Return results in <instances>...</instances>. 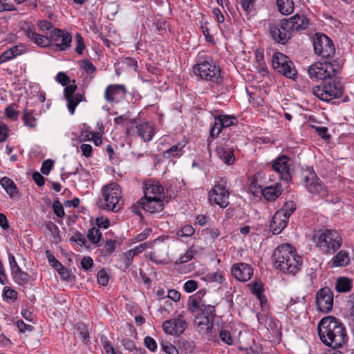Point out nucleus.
I'll use <instances>...</instances> for the list:
<instances>
[{"mask_svg":"<svg viewBox=\"0 0 354 354\" xmlns=\"http://www.w3.org/2000/svg\"><path fill=\"white\" fill-rule=\"evenodd\" d=\"M316 304L317 309L324 313H328L332 310L333 293L329 288H322L317 292Z\"/></svg>","mask_w":354,"mask_h":354,"instance_id":"19","label":"nucleus"},{"mask_svg":"<svg viewBox=\"0 0 354 354\" xmlns=\"http://www.w3.org/2000/svg\"><path fill=\"white\" fill-rule=\"evenodd\" d=\"M76 329L78 331L79 335L84 344H88L90 339L89 333L85 325L82 324H77Z\"/></svg>","mask_w":354,"mask_h":354,"instance_id":"44","label":"nucleus"},{"mask_svg":"<svg viewBox=\"0 0 354 354\" xmlns=\"http://www.w3.org/2000/svg\"><path fill=\"white\" fill-rule=\"evenodd\" d=\"M140 137L145 142L150 141L154 135L153 127L149 122L138 124L136 120H130L127 123L126 133L133 136L134 133Z\"/></svg>","mask_w":354,"mask_h":354,"instance_id":"13","label":"nucleus"},{"mask_svg":"<svg viewBox=\"0 0 354 354\" xmlns=\"http://www.w3.org/2000/svg\"><path fill=\"white\" fill-rule=\"evenodd\" d=\"M184 145L180 143L171 146L169 149L162 153V156L165 159L178 158L184 153Z\"/></svg>","mask_w":354,"mask_h":354,"instance_id":"30","label":"nucleus"},{"mask_svg":"<svg viewBox=\"0 0 354 354\" xmlns=\"http://www.w3.org/2000/svg\"><path fill=\"white\" fill-rule=\"evenodd\" d=\"M206 278L209 281H215L219 283H222L225 280L223 273L221 271H217L212 273H209L206 275Z\"/></svg>","mask_w":354,"mask_h":354,"instance_id":"48","label":"nucleus"},{"mask_svg":"<svg viewBox=\"0 0 354 354\" xmlns=\"http://www.w3.org/2000/svg\"><path fill=\"white\" fill-rule=\"evenodd\" d=\"M84 95L81 93H76L67 100V107L71 114H73L77 104L83 100Z\"/></svg>","mask_w":354,"mask_h":354,"instance_id":"37","label":"nucleus"},{"mask_svg":"<svg viewBox=\"0 0 354 354\" xmlns=\"http://www.w3.org/2000/svg\"><path fill=\"white\" fill-rule=\"evenodd\" d=\"M22 120L26 126L33 129L37 126V119L34 117L32 111L25 110Z\"/></svg>","mask_w":354,"mask_h":354,"instance_id":"39","label":"nucleus"},{"mask_svg":"<svg viewBox=\"0 0 354 354\" xmlns=\"http://www.w3.org/2000/svg\"><path fill=\"white\" fill-rule=\"evenodd\" d=\"M331 261L333 267L346 266L350 263L348 252L344 250H340L333 257Z\"/></svg>","mask_w":354,"mask_h":354,"instance_id":"28","label":"nucleus"},{"mask_svg":"<svg viewBox=\"0 0 354 354\" xmlns=\"http://www.w3.org/2000/svg\"><path fill=\"white\" fill-rule=\"evenodd\" d=\"M214 319L208 317H195L194 323L197 326L198 330L202 334H209L213 327Z\"/></svg>","mask_w":354,"mask_h":354,"instance_id":"27","label":"nucleus"},{"mask_svg":"<svg viewBox=\"0 0 354 354\" xmlns=\"http://www.w3.org/2000/svg\"><path fill=\"white\" fill-rule=\"evenodd\" d=\"M60 39L61 42L57 44V48L60 50H65L71 46L72 37L68 32L64 30L63 35Z\"/></svg>","mask_w":354,"mask_h":354,"instance_id":"42","label":"nucleus"},{"mask_svg":"<svg viewBox=\"0 0 354 354\" xmlns=\"http://www.w3.org/2000/svg\"><path fill=\"white\" fill-rule=\"evenodd\" d=\"M272 169L278 174L279 178L286 182L290 181L293 173L292 161L285 155H281L273 160Z\"/></svg>","mask_w":354,"mask_h":354,"instance_id":"15","label":"nucleus"},{"mask_svg":"<svg viewBox=\"0 0 354 354\" xmlns=\"http://www.w3.org/2000/svg\"><path fill=\"white\" fill-rule=\"evenodd\" d=\"M257 0H241L242 8L247 12L250 13L254 10V5Z\"/></svg>","mask_w":354,"mask_h":354,"instance_id":"54","label":"nucleus"},{"mask_svg":"<svg viewBox=\"0 0 354 354\" xmlns=\"http://www.w3.org/2000/svg\"><path fill=\"white\" fill-rule=\"evenodd\" d=\"M0 184L10 198L15 196L17 188L12 180L8 177H3L0 180Z\"/></svg>","mask_w":354,"mask_h":354,"instance_id":"34","label":"nucleus"},{"mask_svg":"<svg viewBox=\"0 0 354 354\" xmlns=\"http://www.w3.org/2000/svg\"><path fill=\"white\" fill-rule=\"evenodd\" d=\"M3 297L7 299L15 300L17 297V292L8 286L3 289Z\"/></svg>","mask_w":354,"mask_h":354,"instance_id":"59","label":"nucleus"},{"mask_svg":"<svg viewBox=\"0 0 354 354\" xmlns=\"http://www.w3.org/2000/svg\"><path fill=\"white\" fill-rule=\"evenodd\" d=\"M53 166V161L50 159L46 160L43 162L41 172L44 175H48Z\"/></svg>","mask_w":354,"mask_h":354,"instance_id":"58","label":"nucleus"},{"mask_svg":"<svg viewBox=\"0 0 354 354\" xmlns=\"http://www.w3.org/2000/svg\"><path fill=\"white\" fill-rule=\"evenodd\" d=\"M178 348L182 353H191L195 349V342L192 340L180 339L178 343Z\"/></svg>","mask_w":354,"mask_h":354,"instance_id":"36","label":"nucleus"},{"mask_svg":"<svg viewBox=\"0 0 354 354\" xmlns=\"http://www.w3.org/2000/svg\"><path fill=\"white\" fill-rule=\"evenodd\" d=\"M122 198V192L120 186L112 183L104 186L102 189V197L97 201V205L100 209L118 212L122 204L120 203Z\"/></svg>","mask_w":354,"mask_h":354,"instance_id":"7","label":"nucleus"},{"mask_svg":"<svg viewBox=\"0 0 354 354\" xmlns=\"http://www.w3.org/2000/svg\"><path fill=\"white\" fill-rule=\"evenodd\" d=\"M161 346L163 351L167 354H179L176 347L169 342L162 343Z\"/></svg>","mask_w":354,"mask_h":354,"instance_id":"55","label":"nucleus"},{"mask_svg":"<svg viewBox=\"0 0 354 354\" xmlns=\"http://www.w3.org/2000/svg\"><path fill=\"white\" fill-rule=\"evenodd\" d=\"M282 190L281 186L267 187L263 189L262 194L266 200L268 201H275L281 194Z\"/></svg>","mask_w":354,"mask_h":354,"instance_id":"32","label":"nucleus"},{"mask_svg":"<svg viewBox=\"0 0 354 354\" xmlns=\"http://www.w3.org/2000/svg\"><path fill=\"white\" fill-rule=\"evenodd\" d=\"M252 292L253 295H256L257 297L259 299L260 302L262 304L263 301H266V297L263 295V286L261 283L255 281L252 284Z\"/></svg>","mask_w":354,"mask_h":354,"instance_id":"41","label":"nucleus"},{"mask_svg":"<svg viewBox=\"0 0 354 354\" xmlns=\"http://www.w3.org/2000/svg\"><path fill=\"white\" fill-rule=\"evenodd\" d=\"M315 53L324 58L333 57L335 48L333 41L324 34H316L313 39Z\"/></svg>","mask_w":354,"mask_h":354,"instance_id":"14","label":"nucleus"},{"mask_svg":"<svg viewBox=\"0 0 354 354\" xmlns=\"http://www.w3.org/2000/svg\"><path fill=\"white\" fill-rule=\"evenodd\" d=\"M308 23V19L306 16L297 14L290 19H283L279 24L270 25V35L274 42L286 44L293 32L306 29Z\"/></svg>","mask_w":354,"mask_h":354,"instance_id":"2","label":"nucleus"},{"mask_svg":"<svg viewBox=\"0 0 354 354\" xmlns=\"http://www.w3.org/2000/svg\"><path fill=\"white\" fill-rule=\"evenodd\" d=\"M37 26L39 30L44 34V35H48V34L55 27L50 21L46 19L38 20L37 22Z\"/></svg>","mask_w":354,"mask_h":354,"instance_id":"40","label":"nucleus"},{"mask_svg":"<svg viewBox=\"0 0 354 354\" xmlns=\"http://www.w3.org/2000/svg\"><path fill=\"white\" fill-rule=\"evenodd\" d=\"M279 11L283 15L291 14L294 11L292 0H276Z\"/></svg>","mask_w":354,"mask_h":354,"instance_id":"33","label":"nucleus"},{"mask_svg":"<svg viewBox=\"0 0 354 354\" xmlns=\"http://www.w3.org/2000/svg\"><path fill=\"white\" fill-rule=\"evenodd\" d=\"M88 240L93 244H97L101 239L102 233L98 227L91 228L87 234Z\"/></svg>","mask_w":354,"mask_h":354,"instance_id":"43","label":"nucleus"},{"mask_svg":"<svg viewBox=\"0 0 354 354\" xmlns=\"http://www.w3.org/2000/svg\"><path fill=\"white\" fill-rule=\"evenodd\" d=\"M206 291L205 290H200L195 295L189 297L187 304H192V301H196L200 303H205L203 300V297L205 295Z\"/></svg>","mask_w":354,"mask_h":354,"instance_id":"56","label":"nucleus"},{"mask_svg":"<svg viewBox=\"0 0 354 354\" xmlns=\"http://www.w3.org/2000/svg\"><path fill=\"white\" fill-rule=\"evenodd\" d=\"M313 93L321 100L330 102L342 97L343 89L342 86L330 79L322 82L320 84L313 88Z\"/></svg>","mask_w":354,"mask_h":354,"instance_id":"8","label":"nucleus"},{"mask_svg":"<svg viewBox=\"0 0 354 354\" xmlns=\"http://www.w3.org/2000/svg\"><path fill=\"white\" fill-rule=\"evenodd\" d=\"M46 256L48 259L49 264L55 270H57L58 268H59L62 264L57 261L55 256L51 253V252L48 250L46 251Z\"/></svg>","mask_w":354,"mask_h":354,"instance_id":"51","label":"nucleus"},{"mask_svg":"<svg viewBox=\"0 0 354 354\" xmlns=\"http://www.w3.org/2000/svg\"><path fill=\"white\" fill-rule=\"evenodd\" d=\"M143 198H160L163 194V187L158 183L155 181H147L145 183L143 187Z\"/></svg>","mask_w":354,"mask_h":354,"instance_id":"26","label":"nucleus"},{"mask_svg":"<svg viewBox=\"0 0 354 354\" xmlns=\"http://www.w3.org/2000/svg\"><path fill=\"white\" fill-rule=\"evenodd\" d=\"M127 93L124 84H110L105 89L104 99L109 103H113L117 97H124Z\"/></svg>","mask_w":354,"mask_h":354,"instance_id":"23","label":"nucleus"},{"mask_svg":"<svg viewBox=\"0 0 354 354\" xmlns=\"http://www.w3.org/2000/svg\"><path fill=\"white\" fill-rule=\"evenodd\" d=\"M296 209V205L295 203L292 201H288L286 202L283 206L279 209L278 211H283L284 213V216H287V218H289L290 215L295 211Z\"/></svg>","mask_w":354,"mask_h":354,"instance_id":"45","label":"nucleus"},{"mask_svg":"<svg viewBox=\"0 0 354 354\" xmlns=\"http://www.w3.org/2000/svg\"><path fill=\"white\" fill-rule=\"evenodd\" d=\"M134 257L135 255L131 250L122 254V259L125 264V268H127L131 265Z\"/></svg>","mask_w":354,"mask_h":354,"instance_id":"62","label":"nucleus"},{"mask_svg":"<svg viewBox=\"0 0 354 354\" xmlns=\"http://www.w3.org/2000/svg\"><path fill=\"white\" fill-rule=\"evenodd\" d=\"M168 239V236H160L153 241L141 243L131 249V250L136 256L142 252L146 248H151L156 246L157 247L156 250L149 254L150 260L157 264L165 263L167 261L169 248V243L166 241Z\"/></svg>","mask_w":354,"mask_h":354,"instance_id":"5","label":"nucleus"},{"mask_svg":"<svg viewBox=\"0 0 354 354\" xmlns=\"http://www.w3.org/2000/svg\"><path fill=\"white\" fill-rule=\"evenodd\" d=\"M25 53V48L22 45L13 46L1 53L4 60L8 62Z\"/></svg>","mask_w":354,"mask_h":354,"instance_id":"29","label":"nucleus"},{"mask_svg":"<svg viewBox=\"0 0 354 354\" xmlns=\"http://www.w3.org/2000/svg\"><path fill=\"white\" fill-rule=\"evenodd\" d=\"M229 192L225 186L216 183L209 192V201L211 204H216L221 208L229 205Z\"/></svg>","mask_w":354,"mask_h":354,"instance_id":"18","label":"nucleus"},{"mask_svg":"<svg viewBox=\"0 0 354 354\" xmlns=\"http://www.w3.org/2000/svg\"><path fill=\"white\" fill-rule=\"evenodd\" d=\"M75 41L77 43V46L75 47V52L81 55L83 53V50L85 48L84 44V39L82 35L80 33H76L75 35Z\"/></svg>","mask_w":354,"mask_h":354,"instance_id":"53","label":"nucleus"},{"mask_svg":"<svg viewBox=\"0 0 354 354\" xmlns=\"http://www.w3.org/2000/svg\"><path fill=\"white\" fill-rule=\"evenodd\" d=\"M336 73V69L330 62H316L310 65L308 70L311 80H322V82L332 79Z\"/></svg>","mask_w":354,"mask_h":354,"instance_id":"10","label":"nucleus"},{"mask_svg":"<svg viewBox=\"0 0 354 354\" xmlns=\"http://www.w3.org/2000/svg\"><path fill=\"white\" fill-rule=\"evenodd\" d=\"M61 278L65 281H69L71 277V272L62 265L56 270Z\"/></svg>","mask_w":354,"mask_h":354,"instance_id":"63","label":"nucleus"},{"mask_svg":"<svg viewBox=\"0 0 354 354\" xmlns=\"http://www.w3.org/2000/svg\"><path fill=\"white\" fill-rule=\"evenodd\" d=\"M53 208L55 214L59 218H63L64 216V209L62 205L59 201H55L53 203Z\"/></svg>","mask_w":354,"mask_h":354,"instance_id":"64","label":"nucleus"},{"mask_svg":"<svg viewBox=\"0 0 354 354\" xmlns=\"http://www.w3.org/2000/svg\"><path fill=\"white\" fill-rule=\"evenodd\" d=\"M97 283L100 285H102L104 286H106L109 283V275H108L107 272L105 271V270L102 269L98 272L97 276Z\"/></svg>","mask_w":354,"mask_h":354,"instance_id":"50","label":"nucleus"},{"mask_svg":"<svg viewBox=\"0 0 354 354\" xmlns=\"http://www.w3.org/2000/svg\"><path fill=\"white\" fill-rule=\"evenodd\" d=\"M95 133L91 130L90 127L84 125V128L80 132V140L82 142L91 140L92 138L91 137H93Z\"/></svg>","mask_w":354,"mask_h":354,"instance_id":"47","label":"nucleus"},{"mask_svg":"<svg viewBox=\"0 0 354 354\" xmlns=\"http://www.w3.org/2000/svg\"><path fill=\"white\" fill-rule=\"evenodd\" d=\"M353 288V280L346 277H338L335 283V289L338 292H348Z\"/></svg>","mask_w":354,"mask_h":354,"instance_id":"31","label":"nucleus"},{"mask_svg":"<svg viewBox=\"0 0 354 354\" xmlns=\"http://www.w3.org/2000/svg\"><path fill=\"white\" fill-rule=\"evenodd\" d=\"M231 272L232 275L240 281H247L253 275L252 266L245 263H235L232 266Z\"/></svg>","mask_w":354,"mask_h":354,"instance_id":"21","label":"nucleus"},{"mask_svg":"<svg viewBox=\"0 0 354 354\" xmlns=\"http://www.w3.org/2000/svg\"><path fill=\"white\" fill-rule=\"evenodd\" d=\"M316 246L323 254H333L342 245V238L335 230H320L314 235Z\"/></svg>","mask_w":354,"mask_h":354,"instance_id":"6","label":"nucleus"},{"mask_svg":"<svg viewBox=\"0 0 354 354\" xmlns=\"http://www.w3.org/2000/svg\"><path fill=\"white\" fill-rule=\"evenodd\" d=\"M26 35L35 44L41 47L50 46L51 40L58 41L63 35L64 30L54 27L48 35H44L36 32L35 27L26 24L23 27Z\"/></svg>","mask_w":354,"mask_h":354,"instance_id":"9","label":"nucleus"},{"mask_svg":"<svg viewBox=\"0 0 354 354\" xmlns=\"http://www.w3.org/2000/svg\"><path fill=\"white\" fill-rule=\"evenodd\" d=\"M230 143H232V141L227 140L223 145L218 146L216 149V153L219 158L229 165L233 164L235 160L234 155V146L231 145Z\"/></svg>","mask_w":354,"mask_h":354,"instance_id":"22","label":"nucleus"},{"mask_svg":"<svg viewBox=\"0 0 354 354\" xmlns=\"http://www.w3.org/2000/svg\"><path fill=\"white\" fill-rule=\"evenodd\" d=\"M5 113L7 117L12 120H16L19 116V112L17 111L13 105H10L7 106L5 109Z\"/></svg>","mask_w":354,"mask_h":354,"instance_id":"60","label":"nucleus"},{"mask_svg":"<svg viewBox=\"0 0 354 354\" xmlns=\"http://www.w3.org/2000/svg\"><path fill=\"white\" fill-rule=\"evenodd\" d=\"M64 93V97L66 100H68L72 96L75 95L76 93H75V91L77 90V85L75 84V80L73 81V84H68L67 86H65Z\"/></svg>","mask_w":354,"mask_h":354,"instance_id":"52","label":"nucleus"},{"mask_svg":"<svg viewBox=\"0 0 354 354\" xmlns=\"http://www.w3.org/2000/svg\"><path fill=\"white\" fill-rule=\"evenodd\" d=\"M122 344L126 350L129 351V352H133L134 354L144 353L142 349L137 348L134 342L131 339H123L122 341Z\"/></svg>","mask_w":354,"mask_h":354,"instance_id":"38","label":"nucleus"},{"mask_svg":"<svg viewBox=\"0 0 354 354\" xmlns=\"http://www.w3.org/2000/svg\"><path fill=\"white\" fill-rule=\"evenodd\" d=\"M304 183L306 189L312 194L326 196L327 188L318 178L313 168L308 169L303 174Z\"/></svg>","mask_w":354,"mask_h":354,"instance_id":"11","label":"nucleus"},{"mask_svg":"<svg viewBox=\"0 0 354 354\" xmlns=\"http://www.w3.org/2000/svg\"><path fill=\"white\" fill-rule=\"evenodd\" d=\"M195 75L205 81L212 84H221L223 78L221 75V68L216 65L210 56H200L197 63L193 68Z\"/></svg>","mask_w":354,"mask_h":354,"instance_id":"4","label":"nucleus"},{"mask_svg":"<svg viewBox=\"0 0 354 354\" xmlns=\"http://www.w3.org/2000/svg\"><path fill=\"white\" fill-rule=\"evenodd\" d=\"M283 212L277 211L272 216L270 227L274 234H280L288 223L289 218Z\"/></svg>","mask_w":354,"mask_h":354,"instance_id":"25","label":"nucleus"},{"mask_svg":"<svg viewBox=\"0 0 354 354\" xmlns=\"http://www.w3.org/2000/svg\"><path fill=\"white\" fill-rule=\"evenodd\" d=\"M198 288V283L195 280H188L183 286V289L186 292L190 293L196 290Z\"/></svg>","mask_w":354,"mask_h":354,"instance_id":"57","label":"nucleus"},{"mask_svg":"<svg viewBox=\"0 0 354 354\" xmlns=\"http://www.w3.org/2000/svg\"><path fill=\"white\" fill-rule=\"evenodd\" d=\"M56 80L64 86H67L71 82L69 77L63 72H59L57 73L56 76Z\"/></svg>","mask_w":354,"mask_h":354,"instance_id":"61","label":"nucleus"},{"mask_svg":"<svg viewBox=\"0 0 354 354\" xmlns=\"http://www.w3.org/2000/svg\"><path fill=\"white\" fill-rule=\"evenodd\" d=\"M272 66L278 73L288 78H293L296 75V70L292 62L286 55L281 53H275L272 57Z\"/></svg>","mask_w":354,"mask_h":354,"instance_id":"12","label":"nucleus"},{"mask_svg":"<svg viewBox=\"0 0 354 354\" xmlns=\"http://www.w3.org/2000/svg\"><path fill=\"white\" fill-rule=\"evenodd\" d=\"M188 310L196 316L208 317V318L214 319L216 317V310L214 305L206 304L205 303H200L196 301H192V304H187Z\"/></svg>","mask_w":354,"mask_h":354,"instance_id":"20","label":"nucleus"},{"mask_svg":"<svg viewBox=\"0 0 354 354\" xmlns=\"http://www.w3.org/2000/svg\"><path fill=\"white\" fill-rule=\"evenodd\" d=\"M187 326V324L182 313L176 317L166 320L162 324L163 331L170 335L180 336Z\"/></svg>","mask_w":354,"mask_h":354,"instance_id":"17","label":"nucleus"},{"mask_svg":"<svg viewBox=\"0 0 354 354\" xmlns=\"http://www.w3.org/2000/svg\"><path fill=\"white\" fill-rule=\"evenodd\" d=\"M276 268L283 273L295 275L301 269L303 261L297 254L296 250L290 244L279 245L272 254Z\"/></svg>","mask_w":354,"mask_h":354,"instance_id":"3","label":"nucleus"},{"mask_svg":"<svg viewBox=\"0 0 354 354\" xmlns=\"http://www.w3.org/2000/svg\"><path fill=\"white\" fill-rule=\"evenodd\" d=\"M194 232L195 230L191 225H185L176 232V235L182 237H189L194 234Z\"/></svg>","mask_w":354,"mask_h":354,"instance_id":"46","label":"nucleus"},{"mask_svg":"<svg viewBox=\"0 0 354 354\" xmlns=\"http://www.w3.org/2000/svg\"><path fill=\"white\" fill-rule=\"evenodd\" d=\"M321 341L332 348H338L346 341V332L342 322L333 316L322 319L317 326Z\"/></svg>","mask_w":354,"mask_h":354,"instance_id":"1","label":"nucleus"},{"mask_svg":"<svg viewBox=\"0 0 354 354\" xmlns=\"http://www.w3.org/2000/svg\"><path fill=\"white\" fill-rule=\"evenodd\" d=\"M236 118L232 115H219L214 117V123L210 129L207 142L209 143L214 138H217L223 130L225 132L227 128L236 124Z\"/></svg>","mask_w":354,"mask_h":354,"instance_id":"16","label":"nucleus"},{"mask_svg":"<svg viewBox=\"0 0 354 354\" xmlns=\"http://www.w3.org/2000/svg\"><path fill=\"white\" fill-rule=\"evenodd\" d=\"M101 344L107 354H115L114 348L104 335L100 337Z\"/></svg>","mask_w":354,"mask_h":354,"instance_id":"49","label":"nucleus"},{"mask_svg":"<svg viewBox=\"0 0 354 354\" xmlns=\"http://www.w3.org/2000/svg\"><path fill=\"white\" fill-rule=\"evenodd\" d=\"M15 281L19 285H24L28 283L30 279L29 274L23 271L21 268H17L11 272Z\"/></svg>","mask_w":354,"mask_h":354,"instance_id":"35","label":"nucleus"},{"mask_svg":"<svg viewBox=\"0 0 354 354\" xmlns=\"http://www.w3.org/2000/svg\"><path fill=\"white\" fill-rule=\"evenodd\" d=\"M138 203L145 211L151 214L161 212L164 207L163 201L160 198H141Z\"/></svg>","mask_w":354,"mask_h":354,"instance_id":"24","label":"nucleus"}]
</instances>
